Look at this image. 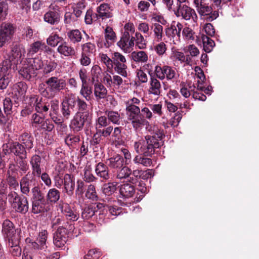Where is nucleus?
<instances>
[{
    "mask_svg": "<svg viewBox=\"0 0 259 259\" xmlns=\"http://www.w3.org/2000/svg\"><path fill=\"white\" fill-rule=\"evenodd\" d=\"M32 196L30 198L31 202L37 201H47L45 193L41 190L40 188L37 185L31 189Z\"/></svg>",
    "mask_w": 259,
    "mask_h": 259,
    "instance_id": "nucleus-30",
    "label": "nucleus"
},
{
    "mask_svg": "<svg viewBox=\"0 0 259 259\" xmlns=\"http://www.w3.org/2000/svg\"><path fill=\"white\" fill-rule=\"evenodd\" d=\"M92 84L94 86V95L97 101L105 98L107 94V90L104 85L100 82Z\"/></svg>",
    "mask_w": 259,
    "mask_h": 259,
    "instance_id": "nucleus-28",
    "label": "nucleus"
},
{
    "mask_svg": "<svg viewBox=\"0 0 259 259\" xmlns=\"http://www.w3.org/2000/svg\"><path fill=\"white\" fill-rule=\"evenodd\" d=\"M113 68L114 71L118 74L123 77H127V66L126 63H114L113 64Z\"/></svg>",
    "mask_w": 259,
    "mask_h": 259,
    "instance_id": "nucleus-44",
    "label": "nucleus"
},
{
    "mask_svg": "<svg viewBox=\"0 0 259 259\" xmlns=\"http://www.w3.org/2000/svg\"><path fill=\"white\" fill-rule=\"evenodd\" d=\"M119 191L120 197L126 199L134 196L135 193V188L132 184L125 183L120 186Z\"/></svg>",
    "mask_w": 259,
    "mask_h": 259,
    "instance_id": "nucleus-26",
    "label": "nucleus"
},
{
    "mask_svg": "<svg viewBox=\"0 0 259 259\" xmlns=\"http://www.w3.org/2000/svg\"><path fill=\"white\" fill-rule=\"evenodd\" d=\"M12 68L9 61H3L0 63V90L6 89L12 81Z\"/></svg>",
    "mask_w": 259,
    "mask_h": 259,
    "instance_id": "nucleus-6",
    "label": "nucleus"
},
{
    "mask_svg": "<svg viewBox=\"0 0 259 259\" xmlns=\"http://www.w3.org/2000/svg\"><path fill=\"white\" fill-rule=\"evenodd\" d=\"M5 144L3 146V150L0 152V169H3L6 167L7 163L9 162L11 155Z\"/></svg>",
    "mask_w": 259,
    "mask_h": 259,
    "instance_id": "nucleus-34",
    "label": "nucleus"
},
{
    "mask_svg": "<svg viewBox=\"0 0 259 259\" xmlns=\"http://www.w3.org/2000/svg\"><path fill=\"white\" fill-rule=\"evenodd\" d=\"M61 111L63 116L66 119H68L70 115L74 111V109L70 107L68 105H66V104L64 102H62L61 103Z\"/></svg>",
    "mask_w": 259,
    "mask_h": 259,
    "instance_id": "nucleus-61",
    "label": "nucleus"
},
{
    "mask_svg": "<svg viewBox=\"0 0 259 259\" xmlns=\"http://www.w3.org/2000/svg\"><path fill=\"white\" fill-rule=\"evenodd\" d=\"M61 192L55 188L50 189L46 195L47 201L51 204L56 203L60 199Z\"/></svg>",
    "mask_w": 259,
    "mask_h": 259,
    "instance_id": "nucleus-29",
    "label": "nucleus"
},
{
    "mask_svg": "<svg viewBox=\"0 0 259 259\" xmlns=\"http://www.w3.org/2000/svg\"><path fill=\"white\" fill-rule=\"evenodd\" d=\"M85 4L84 1H81L76 4H74L72 6V12H66L65 16H71L74 15L75 16H80L82 15V10L84 9Z\"/></svg>",
    "mask_w": 259,
    "mask_h": 259,
    "instance_id": "nucleus-31",
    "label": "nucleus"
},
{
    "mask_svg": "<svg viewBox=\"0 0 259 259\" xmlns=\"http://www.w3.org/2000/svg\"><path fill=\"white\" fill-rule=\"evenodd\" d=\"M151 66L149 64H147L144 67H147L146 69L148 70L149 74L151 77L149 88V93L154 95H159L160 94L161 84L159 80L156 78L153 77V70L151 68H149Z\"/></svg>",
    "mask_w": 259,
    "mask_h": 259,
    "instance_id": "nucleus-18",
    "label": "nucleus"
},
{
    "mask_svg": "<svg viewBox=\"0 0 259 259\" xmlns=\"http://www.w3.org/2000/svg\"><path fill=\"white\" fill-rule=\"evenodd\" d=\"M105 37L106 40L107 44L105 43L104 45L106 48H108L110 46L109 40L111 41L110 44H111L115 41L116 38V34L111 27L108 26L105 29Z\"/></svg>",
    "mask_w": 259,
    "mask_h": 259,
    "instance_id": "nucleus-46",
    "label": "nucleus"
},
{
    "mask_svg": "<svg viewBox=\"0 0 259 259\" xmlns=\"http://www.w3.org/2000/svg\"><path fill=\"white\" fill-rule=\"evenodd\" d=\"M77 106L78 112L76 113H85L91 115L89 112V106L84 100L79 98Z\"/></svg>",
    "mask_w": 259,
    "mask_h": 259,
    "instance_id": "nucleus-54",
    "label": "nucleus"
},
{
    "mask_svg": "<svg viewBox=\"0 0 259 259\" xmlns=\"http://www.w3.org/2000/svg\"><path fill=\"white\" fill-rule=\"evenodd\" d=\"M47 235L48 232L46 230H44L39 233L37 241L39 243L40 247L42 249H47V248L46 245Z\"/></svg>",
    "mask_w": 259,
    "mask_h": 259,
    "instance_id": "nucleus-59",
    "label": "nucleus"
},
{
    "mask_svg": "<svg viewBox=\"0 0 259 259\" xmlns=\"http://www.w3.org/2000/svg\"><path fill=\"white\" fill-rule=\"evenodd\" d=\"M18 140V143L22 146L28 152H29L34 146V139L29 132L22 133L19 136Z\"/></svg>",
    "mask_w": 259,
    "mask_h": 259,
    "instance_id": "nucleus-16",
    "label": "nucleus"
},
{
    "mask_svg": "<svg viewBox=\"0 0 259 259\" xmlns=\"http://www.w3.org/2000/svg\"><path fill=\"white\" fill-rule=\"evenodd\" d=\"M25 61L33 68L37 72V70L42 68L44 66L42 61L39 58L27 59Z\"/></svg>",
    "mask_w": 259,
    "mask_h": 259,
    "instance_id": "nucleus-51",
    "label": "nucleus"
},
{
    "mask_svg": "<svg viewBox=\"0 0 259 259\" xmlns=\"http://www.w3.org/2000/svg\"><path fill=\"white\" fill-rule=\"evenodd\" d=\"M35 179L33 177L30 179L28 174L23 176L20 181L19 185L20 192L23 195L28 196L30 193H31V189L35 185Z\"/></svg>",
    "mask_w": 259,
    "mask_h": 259,
    "instance_id": "nucleus-14",
    "label": "nucleus"
},
{
    "mask_svg": "<svg viewBox=\"0 0 259 259\" xmlns=\"http://www.w3.org/2000/svg\"><path fill=\"white\" fill-rule=\"evenodd\" d=\"M176 16H196L195 11L185 5L180 6L178 10L175 11Z\"/></svg>",
    "mask_w": 259,
    "mask_h": 259,
    "instance_id": "nucleus-32",
    "label": "nucleus"
},
{
    "mask_svg": "<svg viewBox=\"0 0 259 259\" xmlns=\"http://www.w3.org/2000/svg\"><path fill=\"white\" fill-rule=\"evenodd\" d=\"M101 72L102 69L98 65H96L92 67L91 71L92 83L100 82L99 78L101 75Z\"/></svg>",
    "mask_w": 259,
    "mask_h": 259,
    "instance_id": "nucleus-52",
    "label": "nucleus"
},
{
    "mask_svg": "<svg viewBox=\"0 0 259 259\" xmlns=\"http://www.w3.org/2000/svg\"><path fill=\"white\" fill-rule=\"evenodd\" d=\"M41 128L48 132H51L55 127L54 124L51 119L47 118L41 123Z\"/></svg>",
    "mask_w": 259,
    "mask_h": 259,
    "instance_id": "nucleus-64",
    "label": "nucleus"
},
{
    "mask_svg": "<svg viewBox=\"0 0 259 259\" xmlns=\"http://www.w3.org/2000/svg\"><path fill=\"white\" fill-rule=\"evenodd\" d=\"M80 141V136L73 134H69L65 138V143L70 148H75Z\"/></svg>",
    "mask_w": 259,
    "mask_h": 259,
    "instance_id": "nucleus-41",
    "label": "nucleus"
},
{
    "mask_svg": "<svg viewBox=\"0 0 259 259\" xmlns=\"http://www.w3.org/2000/svg\"><path fill=\"white\" fill-rule=\"evenodd\" d=\"M42 97V96L39 97L38 95H33L30 96V99L34 101L33 107L35 112L41 114L47 115L49 111L50 104Z\"/></svg>",
    "mask_w": 259,
    "mask_h": 259,
    "instance_id": "nucleus-12",
    "label": "nucleus"
},
{
    "mask_svg": "<svg viewBox=\"0 0 259 259\" xmlns=\"http://www.w3.org/2000/svg\"><path fill=\"white\" fill-rule=\"evenodd\" d=\"M47 46L44 43H41L39 41H37L32 44L29 49V53L34 54L38 52L40 50H43Z\"/></svg>",
    "mask_w": 259,
    "mask_h": 259,
    "instance_id": "nucleus-57",
    "label": "nucleus"
},
{
    "mask_svg": "<svg viewBox=\"0 0 259 259\" xmlns=\"http://www.w3.org/2000/svg\"><path fill=\"white\" fill-rule=\"evenodd\" d=\"M16 26L10 23H2L0 26V47L9 44L13 38Z\"/></svg>",
    "mask_w": 259,
    "mask_h": 259,
    "instance_id": "nucleus-7",
    "label": "nucleus"
},
{
    "mask_svg": "<svg viewBox=\"0 0 259 259\" xmlns=\"http://www.w3.org/2000/svg\"><path fill=\"white\" fill-rule=\"evenodd\" d=\"M67 35L70 42L73 44L80 42L82 39V34L78 29L70 30Z\"/></svg>",
    "mask_w": 259,
    "mask_h": 259,
    "instance_id": "nucleus-43",
    "label": "nucleus"
},
{
    "mask_svg": "<svg viewBox=\"0 0 259 259\" xmlns=\"http://www.w3.org/2000/svg\"><path fill=\"white\" fill-rule=\"evenodd\" d=\"M2 233L8 241L13 240L16 242L17 239H21L20 229H16L14 224L9 220L4 221L2 224Z\"/></svg>",
    "mask_w": 259,
    "mask_h": 259,
    "instance_id": "nucleus-9",
    "label": "nucleus"
},
{
    "mask_svg": "<svg viewBox=\"0 0 259 259\" xmlns=\"http://www.w3.org/2000/svg\"><path fill=\"white\" fill-rule=\"evenodd\" d=\"M112 9L107 4H101L98 8L99 16H109Z\"/></svg>",
    "mask_w": 259,
    "mask_h": 259,
    "instance_id": "nucleus-56",
    "label": "nucleus"
},
{
    "mask_svg": "<svg viewBox=\"0 0 259 259\" xmlns=\"http://www.w3.org/2000/svg\"><path fill=\"white\" fill-rule=\"evenodd\" d=\"M113 130V127L112 125H108L96 131L101 137L108 138L110 136Z\"/></svg>",
    "mask_w": 259,
    "mask_h": 259,
    "instance_id": "nucleus-60",
    "label": "nucleus"
},
{
    "mask_svg": "<svg viewBox=\"0 0 259 259\" xmlns=\"http://www.w3.org/2000/svg\"><path fill=\"white\" fill-rule=\"evenodd\" d=\"M18 70L20 77L26 81H33L37 75V72L25 61L18 67L17 65L13 66V69Z\"/></svg>",
    "mask_w": 259,
    "mask_h": 259,
    "instance_id": "nucleus-10",
    "label": "nucleus"
},
{
    "mask_svg": "<svg viewBox=\"0 0 259 259\" xmlns=\"http://www.w3.org/2000/svg\"><path fill=\"white\" fill-rule=\"evenodd\" d=\"M29 162L32 170V175L33 177L39 178L44 166L41 157L38 154H34L31 157Z\"/></svg>",
    "mask_w": 259,
    "mask_h": 259,
    "instance_id": "nucleus-15",
    "label": "nucleus"
},
{
    "mask_svg": "<svg viewBox=\"0 0 259 259\" xmlns=\"http://www.w3.org/2000/svg\"><path fill=\"white\" fill-rule=\"evenodd\" d=\"M63 38L56 33H52L47 39V41L49 45L52 47L57 46L58 44L62 41Z\"/></svg>",
    "mask_w": 259,
    "mask_h": 259,
    "instance_id": "nucleus-55",
    "label": "nucleus"
},
{
    "mask_svg": "<svg viewBox=\"0 0 259 259\" xmlns=\"http://www.w3.org/2000/svg\"><path fill=\"white\" fill-rule=\"evenodd\" d=\"M67 83L65 79L57 76L48 78L44 83L39 84L38 91L44 98L52 99L60 92L66 88Z\"/></svg>",
    "mask_w": 259,
    "mask_h": 259,
    "instance_id": "nucleus-2",
    "label": "nucleus"
},
{
    "mask_svg": "<svg viewBox=\"0 0 259 259\" xmlns=\"http://www.w3.org/2000/svg\"><path fill=\"white\" fill-rule=\"evenodd\" d=\"M92 116L85 113H76L71 120L69 127L74 133L81 131L85 124H89L91 121Z\"/></svg>",
    "mask_w": 259,
    "mask_h": 259,
    "instance_id": "nucleus-8",
    "label": "nucleus"
},
{
    "mask_svg": "<svg viewBox=\"0 0 259 259\" xmlns=\"http://www.w3.org/2000/svg\"><path fill=\"white\" fill-rule=\"evenodd\" d=\"M74 177L71 174H65L64 176V189L65 192L68 196H71L74 193Z\"/></svg>",
    "mask_w": 259,
    "mask_h": 259,
    "instance_id": "nucleus-20",
    "label": "nucleus"
},
{
    "mask_svg": "<svg viewBox=\"0 0 259 259\" xmlns=\"http://www.w3.org/2000/svg\"><path fill=\"white\" fill-rule=\"evenodd\" d=\"M200 37L203 43L204 51L206 53L210 52L215 46L214 41L204 34H202Z\"/></svg>",
    "mask_w": 259,
    "mask_h": 259,
    "instance_id": "nucleus-39",
    "label": "nucleus"
},
{
    "mask_svg": "<svg viewBox=\"0 0 259 259\" xmlns=\"http://www.w3.org/2000/svg\"><path fill=\"white\" fill-rule=\"evenodd\" d=\"M105 115L109 121L112 122L113 124H119L120 116L118 112L107 110L105 112Z\"/></svg>",
    "mask_w": 259,
    "mask_h": 259,
    "instance_id": "nucleus-48",
    "label": "nucleus"
},
{
    "mask_svg": "<svg viewBox=\"0 0 259 259\" xmlns=\"http://www.w3.org/2000/svg\"><path fill=\"white\" fill-rule=\"evenodd\" d=\"M32 208L31 212L34 214L45 213L50 210V206L47 201H37L31 202Z\"/></svg>",
    "mask_w": 259,
    "mask_h": 259,
    "instance_id": "nucleus-24",
    "label": "nucleus"
},
{
    "mask_svg": "<svg viewBox=\"0 0 259 259\" xmlns=\"http://www.w3.org/2000/svg\"><path fill=\"white\" fill-rule=\"evenodd\" d=\"M85 196L87 199L92 201H97L99 200V197L96 191V187L93 184H90L88 186Z\"/></svg>",
    "mask_w": 259,
    "mask_h": 259,
    "instance_id": "nucleus-40",
    "label": "nucleus"
},
{
    "mask_svg": "<svg viewBox=\"0 0 259 259\" xmlns=\"http://www.w3.org/2000/svg\"><path fill=\"white\" fill-rule=\"evenodd\" d=\"M79 98V97H76L73 94H70L68 96L66 97L63 102L66 103V105H68L70 107L74 109L76 104L78 103Z\"/></svg>",
    "mask_w": 259,
    "mask_h": 259,
    "instance_id": "nucleus-58",
    "label": "nucleus"
},
{
    "mask_svg": "<svg viewBox=\"0 0 259 259\" xmlns=\"http://www.w3.org/2000/svg\"><path fill=\"white\" fill-rule=\"evenodd\" d=\"M106 209L108 210V217L112 216L115 218L120 214L122 212V208L116 205H106Z\"/></svg>",
    "mask_w": 259,
    "mask_h": 259,
    "instance_id": "nucleus-53",
    "label": "nucleus"
},
{
    "mask_svg": "<svg viewBox=\"0 0 259 259\" xmlns=\"http://www.w3.org/2000/svg\"><path fill=\"white\" fill-rule=\"evenodd\" d=\"M20 242V239H17L16 242L13 240L8 241L9 252L14 256H19L21 254V248L19 246Z\"/></svg>",
    "mask_w": 259,
    "mask_h": 259,
    "instance_id": "nucleus-35",
    "label": "nucleus"
},
{
    "mask_svg": "<svg viewBox=\"0 0 259 259\" xmlns=\"http://www.w3.org/2000/svg\"><path fill=\"white\" fill-rule=\"evenodd\" d=\"M117 172L116 177L117 179L121 180L128 178L130 179V176L132 174V169L126 166H122Z\"/></svg>",
    "mask_w": 259,
    "mask_h": 259,
    "instance_id": "nucleus-49",
    "label": "nucleus"
},
{
    "mask_svg": "<svg viewBox=\"0 0 259 259\" xmlns=\"http://www.w3.org/2000/svg\"><path fill=\"white\" fill-rule=\"evenodd\" d=\"M96 203L91 204L82 209L81 217L83 219L88 220L95 214Z\"/></svg>",
    "mask_w": 259,
    "mask_h": 259,
    "instance_id": "nucleus-33",
    "label": "nucleus"
},
{
    "mask_svg": "<svg viewBox=\"0 0 259 259\" xmlns=\"http://www.w3.org/2000/svg\"><path fill=\"white\" fill-rule=\"evenodd\" d=\"M64 9L63 7H60L54 3L52 4L45 16H59L63 14Z\"/></svg>",
    "mask_w": 259,
    "mask_h": 259,
    "instance_id": "nucleus-42",
    "label": "nucleus"
},
{
    "mask_svg": "<svg viewBox=\"0 0 259 259\" xmlns=\"http://www.w3.org/2000/svg\"><path fill=\"white\" fill-rule=\"evenodd\" d=\"M11 52L12 54L4 61H9L11 66H13L14 65L15 66L18 63V59H20L22 57L21 48L20 46L15 45L12 47Z\"/></svg>",
    "mask_w": 259,
    "mask_h": 259,
    "instance_id": "nucleus-25",
    "label": "nucleus"
},
{
    "mask_svg": "<svg viewBox=\"0 0 259 259\" xmlns=\"http://www.w3.org/2000/svg\"><path fill=\"white\" fill-rule=\"evenodd\" d=\"M83 180L87 183H92L97 182L98 178L94 175L91 168L89 166L85 167L83 169Z\"/></svg>",
    "mask_w": 259,
    "mask_h": 259,
    "instance_id": "nucleus-45",
    "label": "nucleus"
},
{
    "mask_svg": "<svg viewBox=\"0 0 259 259\" xmlns=\"http://www.w3.org/2000/svg\"><path fill=\"white\" fill-rule=\"evenodd\" d=\"M57 66V63L54 61H47L44 66L43 73L45 75H47L54 71Z\"/></svg>",
    "mask_w": 259,
    "mask_h": 259,
    "instance_id": "nucleus-63",
    "label": "nucleus"
},
{
    "mask_svg": "<svg viewBox=\"0 0 259 259\" xmlns=\"http://www.w3.org/2000/svg\"><path fill=\"white\" fill-rule=\"evenodd\" d=\"M164 137L163 131L157 130L153 135L146 136L145 140L135 142L134 147L139 154L134 157V162L144 166L151 165L152 161L150 157H152L157 149L163 145Z\"/></svg>",
    "mask_w": 259,
    "mask_h": 259,
    "instance_id": "nucleus-1",
    "label": "nucleus"
},
{
    "mask_svg": "<svg viewBox=\"0 0 259 259\" xmlns=\"http://www.w3.org/2000/svg\"><path fill=\"white\" fill-rule=\"evenodd\" d=\"M5 145L9 151V153H10L14 158L24 157L28 155V152L18 143V141H12L9 144H6Z\"/></svg>",
    "mask_w": 259,
    "mask_h": 259,
    "instance_id": "nucleus-13",
    "label": "nucleus"
},
{
    "mask_svg": "<svg viewBox=\"0 0 259 259\" xmlns=\"http://www.w3.org/2000/svg\"><path fill=\"white\" fill-rule=\"evenodd\" d=\"M117 190V184L114 182L105 183L102 187V192L106 196H110L113 194Z\"/></svg>",
    "mask_w": 259,
    "mask_h": 259,
    "instance_id": "nucleus-36",
    "label": "nucleus"
},
{
    "mask_svg": "<svg viewBox=\"0 0 259 259\" xmlns=\"http://www.w3.org/2000/svg\"><path fill=\"white\" fill-rule=\"evenodd\" d=\"M102 203H97L96 204V212L98 213L97 215L96 220L99 224H102L107 221L109 219L108 217V210L106 209L107 207Z\"/></svg>",
    "mask_w": 259,
    "mask_h": 259,
    "instance_id": "nucleus-21",
    "label": "nucleus"
},
{
    "mask_svg": "<svg viewBox=\"0 0 259 259\" xmlns=\"http://www.w3.org/2000/svg\"><path fill=\"white\" fill-rule=\"evenodd\" d=\"M57 51L65 57L74 56L76 52L73 47L69 45L67 42L63 41L57 48Z\"/></svg>",
    "mask_w": 259,
    "mask_h": 259,
    "instance_id": "nucleus-27",
    "label": "nucleus"
},
{
    "mask_svg": "<svg viewBox=\"0 0 259 259\" xmlns=\"http://www.w3.org/2000/svg\"><path fill=\"white\" fill-rule=\"evenodd\" d=\"M49 115L50 116V119H51L53 123L60 125L62 128L67 127V125L63 123V119L61 116H58V114L52 113L50 112Z\"/></svg>",
    "mask_w": 259,
    "mask_h": 259,
    "instance_id": "nucleus-62",
    "label": "nucleus"
},
{
    "mask_svg": "<svg viewBox=\"0 0 259 259\" xmlns=\"http://www.w3.org/2000/svg\"><path fill=\"white\" fill-rule=\"evenodd\" d=\"M93 94L92 88L88 85V84H81V89L80 90V94L87 101L92 100V96Z\"/></svg>",
    "mask_w": 259,
    "mask_h": 259,
    "instance_id": "nucleus-47",
    "label": "nucleus"
},
{
    "mask_svg": "<svg viewBox=\"0 0 259 259\" xmlns=\"http://www.w3.org/2000/svg\"><path fill=\"white\" fill-rule=\"evenodd\" d=\"M106 164L109 167L112 169H120L124 164V159L122 155L114 153L107 159Z\"/></svg>",
    "mask_w": 259,
    "mask_h": 259,
    "instance_id": "nucleus-23",
    "label": "nucleus"
},
{
    "mask_svg": "<svg viewBox=\"0 0 259 259\" xmlns=\"http://www.w3.org/2000/svg\"><path fill=\"white\" fill-rule=\"evenodd\" d=\"M59 207L62 213L65 216L66 219L71 222L76 221L79 218V214L73 210L68 203L60 204Z\"/></svg>",
    "mask_w": 259,
    "mask_h": 259,
    "instance_id": "nucleus-22",
    "label": "nucleus"
},
{
    "mask_svg": "<svg viewBox=\"0 0 259 259\" xmlns=\"http://www.w3.org/2000/svg\"><path fill=\"white\" fill-rule=\"evenodd\" d=\"M220 10H221V8L212 12L211 8L206 5L198 8V10H197L199 14L201 16H207L210 14H212V16H219L220 15H222V11H220Z\"/></svg>",
    "mask_w": 259,
    "mask_h": 259,
    "instance_id": "nucleus-37",
    "label": "nucleus"
},
{
    "mask_svg": "<svg viewBox=\"0 0 259 259\" xmlns=\"http://www.w3.org/2000/svg\"><path fill=\"white\" fill-rule=\"evenodd\" d=\"M95 171L103 182H106L111 178V174L107 164L100 162L96 164Z\"/></svg>",
    "mask_w": 259,
    "mask_h": 259,
    "instance_id": "nucleus-17",
    "label": "nucleus"
},
{
    "mask_svg": "<svg viewBox=\"0 0 259 259\" xmlns=\"http://www.w3.org/2000/svg\"><path fill=\"white\" fill-rule=\"evenodd\" d=\"M74 229V225L68 221L63 226L58 227L54 234V245L59 248L63 247L68 240V233L73 232Z\"/></svg>",
    "mask_w": 259,
    "mask_h": 259,
    "instance_id": "nucleus-4",
    "label": "nucleus"
},
{
    "mask_svg": "<svg viewBox=\"0 0 259 259\" xmlns=\"http://www.w3.org/2000/svg\"><path fill=\"white\" fill-rule=\"evenodd\" d=\"M27 156L24 157L14 158L15 163L11 162L9 164V170L12 173H15L19 171L20 175L22 176L25 174L29 169V165L27 161Z\"/></svg>",
    "mask_w": 259,
    "mask_h": 259,
    "instance_id": "nucleus-11",
    "label": "nucleus"
},
{
    "mask_svg": "<svg viewBox=\"0 0 259 259\" xmlns=\"http://www.w3.org/2000/svg\"><path fill=\"white\" fill-rule=\"evenodd\" d=\"M110 141L115 145H120L122 142L121 127H116L110 135Z\"/></svg>",
    "mask_w": 259,
    "mask_h": 259,
    "instance_id": "nucleus-38",
    "label": "nucleus"
},
{
    "mask_svg": "<svg viewBox=\"0 0 259 259\" xmlns=\"http://www.w3.org/2000/svg\"><path fill=\"white\" fill-rule=\"evenodd\" d=\"M11 172L9 170L7 171L6 179L4 180L9 188L8 196L12 193H18L16 191L18 190L20 184L16 176H13V173L11 174Z\"/></svg>",
    "mask_w": 259,
    "mask_h": 259,
    "instance_id": "nucleus-19",
    "label": "nucleus"
},
{
    "mask_svg": "<svg viewBox=\"0 0 259 259\" xmlns=\"http://www.w3.org/2000/svg\"><path fill=\"white\" fill-rule=\"evenodd\" d=\"M8 202L13 210L17 213L25 214L28 211V201L24 195L12 193L8 197Z\"/></svg>",
    "mask_w": 259,
    "mask_h": 259,
    "instance_id": "nucleus-3",
    "label": "nucleus"
},
{
    "mask_svg": "<svg viewBox=\"0 0 259 259\" xmlns=\"http://www.w3.org/2000/svg\"><path fill=\"white\" fill-rule=\"evenodd\" d=\"M126 111L128 120L131 121L133 127L135 130L138 129L142 125H145L147 122L142 117L140 109L138 106L128 103L126 104Z\"/></svg>",
    "mask_w": 259,
    "mask_h": 259,
    "instance_id": "nucleus-5",
    "label": "nucleus"
},
{
    "mask_svg": "<svg viewBox=\"0 0 259 259\" xmlns=\"http://www.w3.org/2000/svg\"><path fill=\"white\" fill-rule=\"evenodd\" d=\"M131 57L135 62H145L148 60V56L144 51H134L131 54Z\"/></svg>",
    "mask_w": 259,
    "mask_h": 259,
    "instance_id": "nucleus-50",
    "label": "nucleus"
}]
</instances>
